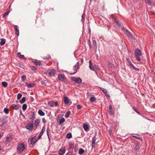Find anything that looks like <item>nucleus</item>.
<instances>
[{
	"label": "nucleus",
	"instance_id": "obj_19",
	"mask_svg": "<svg viewBox=\"0 0 155 155\" xmlns=\"http://www.w3.org/2000/svg\"><path fill=\"white\" fill-rule=\"evenodd\" d=\"M83 127L85 131H87L89 130L88 126L87 124L84 123L83 124Z\"/></svg>",
	"mask_w": 155,
	"mask_h": 155
},
{
	"label": "nucleus",
	"instance_id": "obj_25",
	"mask_svg": "<svg viewBox=\"0 0 155 155\" xmlns=\"http://www.w3.org/2000/svg\"><path fill=\"white\" fill-rule=\"evenodd\" d=\"M12 139L13 137L11 136H9V137H8L6 138V141L7 142H10Z\"/></svg>",
	"mask_w": 155,
	"mask_h": 155
},
{
	"label": "nucleus",
	"instance_id": "obj_16",
	"mask_svg": "<svg viewBox=\"0 0 155 155\" xmlns=\"http://www.w3.org/2000/svg\"><path fill=\"white\" fill-rule=\"evenodd\" d=\"M11 107L14 109L18 110L19 108V105L18 104H13Z\"/></svg>",
	"mask_w": 155,
	"mask_h": 155
},
{
	"label": "nucleus",
	"instance_id": "obj_8",
	"mask_svg": "<svg viewBox=\"0 0 155 155\" xmlns=\"http://www.w3.org/2000/svg\"><path fill=\"white\" fill-rule=\"evenodd\" d=\"M27 87H33L35 86L36 84L34 82H31V83H28L27 82H26L25 83Z\"/></svg>",
	"mask_w": 155,
	"mask_h": 155
},
{
	"label": "nucleus",
	"instance_id": "obj_5",
	"mask_svg": "<svg viewBox=\"0 0 155 155\" xmlns=\"http://www.w3.org/2000/svg\"><path fill=\"white\" fill-rule=\"evenodd\" d=\"M48 105L51 107H56L58 106V104L57 101H50L48 103Z\"/></svg>",
	"mask_w": 155,
	"mask_h": 155
},
{
	"label": "nucleus",
	"instance_id": "obj_17",
	"mask_svg": "<svg viewBox=\"0 0 155 155\" xmlns=\"http://www.w3.org/2000/svg\"><path fill=\"white\" fill-rule=\"evenodd\" d=\"M96 139L95 137H94L92 140V148L94 147L95 145Z\"/></svg>",
	"mask_w": 155,
	"mask_h": 155
},
{
	"label": "nucleus",
	"instance_id": "obj_4",
	"mask_svg": "<svg viewBox=\"0 0 155 155\" xmlns=\"http://www.w3.org/2000/svg\"><path fill=\"white\" fill-rule=\"evenodd\" d=\"M25 148L24 145L22 143H19L18 145L17 149L18 151H23Z\"/></svg>",
	"mask_w": 155,
	"mask_h": 155
},
{
	"label": "nucleus",
	"instance_id": "obj_11",
	"mask_svg": "<svg viewBox=\"0 0 155 155\" xmlns=\"http://www.w3.org/2000/svg\"><path fill=\"white\" fill-rule=\"evenodd\" d=\"M139 148V143L137 142L135 143V146L134 148V150L136 153L138 152Z\"/></svg>",
	"mask_w": 155,
	"mask_h": 155
},
{
	"label": "nucleus",
	"instance_id": "obj_31",
	"mask_svg": "<svg viewBox=\"0 0 155 155\" xmlns=\"http://www.w3.org/2000/svg\"><path fill=\"white\" fill-rule=\"evenodd\" d=\"M2 84L3 86L5 87H7L8 85V83L6 82H2Z\"/></svg>",
	"mask_w": 155,
	"mask_h": 155
},
{
	"label": "nucleus",
	"instance_id": "obj_47",
	"mask_svg": "<svg viewBox=\"0 0 155 155\" xmlns=\"http://www.w3.org/2000/svg\"><path fill=\"white\" fill-rule=\"evenodd\" d=\"M82 107V106L80 105V104H78L77 105V108L78 109H81Z\"/></svg>",
	"mask_w": 155,
	"mask_h": 155
},
{
	"label": "nucleus",
	"instance_id": "obj_46",
	"mask_svg": "<svg viewBox=\"0 0 155 155\" xmlns=\"http://www.w3.org/2000/svg\"><path fill=\"white\" fill-rule=\"evenodd\" d=\"M49 130L48 129L46 130L47 135L48 136V138L49 140H50V138L49 137Z\"/></svg>",
	"mask_w": 155,
	"mask_h": 155
},
{
	"label": "nucleus",
	"instance_id": "obj_29",
	"mask_svg": "<svg viewBox=\"0 0 155 155\" xmlns=\"http://www.w3.org/2000/svg\"><path fill=\"white\" fill-rule=\"evenodd\" d=\"M66 138L68 139H70L72 137L71 134V133H68L66 136Z\"/></svg>",
	"mask_w": 155,
	"mask_h": 155
},
{
	"label": "nucleus",
	"instance_id": "obj_61",
	"mask_svg": "<svg viewBox=\"0 0 155 155\" xmlns=\"http://www.w3.org/2000/svg\"><path fill=\"white\" fill-rule=\"evenodd\" d=\"M71 155H76L74 153H72Z\"/></svg>",
	"mask_w": 155,
	"mask_h": 155
},
{
	"label": "nucleus",
	"instance_id": "obj_44",
	"mask_svg": "<svg viewBox=\"0 0 155 155\" xmlns=\"http://www.w3.org/2000/svg\"><path fill=\"white\" fill-rule=\"evenodd\" d=\"M26 78V77L25 75H23L21 77V80L22 81H24Z\"/></svg>",
	"mask_w": 155,
	"mask_h": 155
},
{
	"label": "nucleus",
	"instance_id": "obj_49",
	"mask_svg": "<svg viewBox=\"0 0 155 155\" xmlns=\"http://www.w3.org/2000/svg\"><path fill=\"white\" fill-rule=\"evenodd\" d=\"M126 60L128 62V63H129V64H130L131 63L130 60V59L129 58H127Z\"/></svg>",
	"mask_w": 155,
	"mask_h": 155
},
{
	"label": "nucleus",
	"instance_id": "obj_59",
	"mask_svg": "<svg viewBox=\"0 0 155 155\" xmlns=\"http://www.w3.org/2000/svg\"><path fill=\"white\" fill-rule=\"evenodd\" d=\"M65 155H70V153H68Z\"/></svg>",
	"mask_w": 155,
	"mask_h": 155
},
{
	"label": "nucleus",
	"instance_id": "obj_3",
	"mask_svg": "<svg viewBox=\"0 0 155 155\" xmlns=\"http://www.w3.org/2000/svg\"><path fill=\"white\" fill-rule=\"evenodd\" d=\"M34 126V122L31 121V123H28L26 126V128L30 131H32Z\"/></svg>",
	"mask_w": 155,
	"mask_h": 155
},
{
	"label": "nucleus",
	"instance_id": "obj_22",
	"mask_svg": "<svg viewBox=\"0 0 155 155\" xmlns=\"http://www.w3.org/2000/svg\"><path fill=\"white\" fill-rule=\"evenodd\" d=\"M14 28L17 35L18 36L19 35V32L18 26L17 25H14Z\"/></svg>",
	"mask_w": 155,
	"mask_h": 155
},
{
	"label": "nucleus",
	"instance_id": "obj_55",
	"mask_svg": "<svg viewBox=\"0 0 155 155\" xmlns=\"http://www.w3.org/2000/svg\"><path fill=\"white\" fill-rule=\"evenodd\" d=\"M88 45H89L90 48H91V42L88 43Z\"/></svg>",
	"mask_w": 155,
	"mask_h": 155
},
{
	"label": "nucleus",
	"instance_id": "obj_45",
	"mask_svg": "<svg viewBox=\"0 0 155 155\" xmlns=\"http://www.w3.org/2000/svg\"><path fill=\"white\" fill-rule=\"evenodd\" d=\"M9 13V11H7L3 15V18H5L6 16L8 15V14Z\"/></svg>",
	"mask_w": 155,
	"mask_h": 155
},
{
	"label": "nucleus",
	"instance_id": "obj_32",
	"mask_svg": "<svg viewBox=\"0 0 155 155\" xmlns=\"http://www.w3.org/2000/svg\"><path fill=\"white\" fill-rule=\"evenodd\" d=\"M70 113L71 112L70 111H67L65 115V117L66 118L68 117L70 115Z\"/></svg>",
	"mask_w": 155,
	"mask_h": 155
},
{
	"label": "nucleus",
	"instance_id": "obj_39",
	"mask_svg": "<svg viewBox=\"0 0 155 155\" xmlns=\"http://www.w3.org/2000/svg\"><path fill=\"white\" fill-rule=\"evenodd\" d=\"M22 95L21 94H18L17 96V99L19 100L22 97Z\"/></svg>",
	"mask_w": 155,
	"mask_h": 155
},
{
	"label": "nucleus",
	"instance_id": "obj_27",
	"mask_svg": "<svg viewBox=\"0 0 155 155\" xmlns=\"http://www.w3.org/2000/svg\"><path fill=\"white\" fill-rule=\"evenodd\" d=\"M38 114L41 116H43L45 115V113L41 110H39L38 112Z\"/></svg>",
	"mask_w": 155,
	"mask_h": 155
},
{
	"label": "nucleus",
	"instance_id": "obj_34",
	"mask_svg": "<svg viewBox=\"0 0 155 155\" xmlns=\"http://www.w3.org/2000/svg\"><path fill=\"white\" fill-rule=\"evenodd\" d=\"M65 121V119L64 118H62L59 121V124H61L62 123Z\"/></svg>",
	"mask_w": 155,
	"mask_h": 155
},
{
	"label": "nucleus",
	"instance_id": "obj_50",
	"mask_svg": "<svg viewBox=\"0 0 155 155\" xmlns=\"http://www.w3.org/2000/svg\"><path fill=\"white\" fill-rule=\"evenodd\" d=\"M112 128H110L109 130V133L110 134H111L112 131Z\"/></svg>",
	"mask_w": 155,
	"mask_h": 155
},
{
	"label": "nucleus",
	"instance_id": "obj_64",
	"mask_svg": "<svg viewBox=\"0 0 155 155\" xmlns=\"http://www.w3.org/2000/svg\"><path fill=\"white\" fill-rule=\"evenodd\" d=\"M2 125H0V127H2Z\"/></svg>",
	"mask_w": 155,
	"mask_h": 155
},
{
	"label": "nucleus",
	"instance_id": "obj_57",
	"mask_svg": "<svg viewBox=\"0 0 155 155\" xmlns=\"http://www.w3.org/2000/svg\"><path fill=\"white\" fill-rule=\"evenodd\" d=\"M150 13L151 14H152V15L154 14V12H150Z\"/></svg>",
	"mask_w": 155,
	"mask_h": 155
},
{
	"label": "nucleus",
	"instance_id": "obj_48",
	"mask_svg": "<svg viewBox=\"0 0 155 155\" xmlns=\"http://www.w3.org/2000/svg\"><path fill=\"white\" fill-rule=\"evenodd\" d=\"M134 137L137 138V139L140 140H142V137H138L135 136H133Z\"/></svg>",
	"mask_w": 155,
	"mask_h": 155
},
{
	"label": "nucleus",
	"instance_id": "obj_1",
	"mask_svg": "<svg viewBox=\"0 0 155 155\" xmlns=\"http://www.w3.org/2000/svg\"><path fill=\"white\" fill-rule=\"evenodd\" d=\"M134 55L137 60L139 61H140L141 59L140 58V56H142V55L141 50L138 49H136L134 51Z\"/></svg>",
	"mask_w": 155,
	"mask_h": 155
},
{
	"label": "nucleus",
	"instance_id": "obj_26",
	"mask_svg": "<svg viewBox=\"0 0 155 155\" xmlns=\"http://www.w3.org/2000/svg\"><path fill=\"white\" fill-rule=\"evenodd\" d=\"M114 21L117 24L118 26H120L121 25L120 21L117 20L116 18L114 19Z\"/></svg>",
	"mask_w": 155,
	"mask_h": 155
},
{
	"label": "nucleus",
	"instance_id": "obj_15",
	"mask_svg": "<svg viewBox=\"0 0 155 155\" xmlns=\"http://www.w3.org/2000/svg\"><path fill=\"white\" fill-rule=\"evenodd\" d=\"M32 61L36 65H41L42 64L41 63L40 61L35 59H33L32 60Z\"/></svg>",
	"mask_w": 155,
	"mask_h": 155
},
{
	"label": "nucleus",
	"instance_id": "obj_56",
	"mask_svg": "<svg viewBox=\"0 0 155 155\" xmlns=\"http://www.w3.org/2000/svg\"><path fill=\"white\" fill-rule=\"evenodd\" d=\"M94 68H96V69H97V68H98V66L96 65H94Z\"/></svg>",
	"mask_w": 155,
	"mask_h": 155
},
{
	"label": "nucleus",
	"instance_id": "obj_40",
	"mask_svg": "<svg viewBox=\"0 0 155 155\" xmlns=\"http://www.w3.org/2000/svg\"><path fill=\"white\" fill-rule=\"evenodd\" d=\"M133 108L136 113L139 114H140V112L137 110V109L135 107H134Z\"/></svg>",
	"mask_w": 155,
	"mask_h": 155
},
{
	"label": "nucleus",
	"instance_id": "obj_33",
	"mask_svg": "<svg viewBox=\"0 0 155 155\" xmlns=\"http://www.w3.org/2000/svg\"><path fill=\"white\" fill-rule=\"evenodd\" d=\"M26 100V98L25 97H23L22 99L20 101V102L21 104L23 103Z\"/></svg>",
	"mask_w": 155,
	"mask_h": 155
},
{
	"label": "nucleus",
	"instance_id": "obj_62",
	"mask_svg": "<svg viewBox=\"0 0 155 155\" xmlns=\"http://www.w3.org/2000/svg\"><path fill=\"white\" fill-rule=\"evenodd\" d=\"M2 149V148H1V145H0V150H1Z\"/></svg>",
	"mask_w": 155,
	"mask_h": 155
},
{
	"label": "nucleus",
	"instance_id": "obj_2",
	"mask_svg": "<svg viewBox=\"0 0 155 155\" xmlns=\"http://www.w3.org/2000/svg\"><path fill=\"white\" fill-rule=\"evenodd\" d=\"M71 79L72 81L78 84L81 83L82 81L81 78L78 77L76 78L74 77H71Z\"/></svg>",
	"mask_w": 155,
	"mask_h": 155
},
{
	"label": "nucleus",
	"instance_id": "obj_9",
	"mask_svg": "<svg viewBox=\"0 0 155 155\" xmlns=\"http://www.w3.org/2000/svg\"><path fill=\"white\" fill-rule=\"evenodd\" d=\"M64 102L66 104H69V105H70L71 104V102L69 101L68 97L66 96L64 97Z\"/></svg>",
	"mask_w": 155,
	"mask_h": 155
},
{
	"label": "nucleus",
	"instance_id": "obj_20",
	"mask_svg": "<svg viewBox=\"0 0 155 155\" xmlns=\"http://www.w3.org/2000/svg\"><path fill=\"white\" fill-rule=\"evenodd\" d=\"M109 114L110 115H112L113 114V108L111 105L109 106Z\"/></svg>",
	"mask_w": 155,
	"mask_h": 155
},
{
	"label": "nucleus",
	"instance_id": "obj_28",
	"mask_svg": "<svg viewBox=\"0 0 155 155\" xmlns=\"http://www.w3.org/2000/svg\"><path fill=\"white\" fill-rule=\"evenodd\" d=\"M5 42V40L3 38H2L1 39V41L0 42V44L1 45H4Z\"/></svg>",
	"mask_w": 155,
	"mask_h": 155
},
{
	"label": "nucleus",
	"instance_id": "obj_35",
	"mask_svg": "<svg viewBox=\"0 0 155 155\" xmlns=\"http://www.w3.org/2000/svg\"><path fill=\"white\" fill-rule=\"evenodd\" d=\"M100 89L101 90L103 91L106 95H107V90L105 89L104 88L101 87Z\"/></svg>",
	"mask_w": 155,
	"mask_h": 155
},
{
	"label": "nucleus",
	"instance_id": "obj_36",
	"mask_svg": "<svg viewBox=\"0 0 155 155\" xmlns=\"http://www.w3.org/2000/svg\"><path fill=\"white\" fill-rule=\"evenodd\" d=\"M145 2L149 4H152L153 3L152 1L151 0H145Z\"/></svg>",
	"mask_w": 155,
	"mask_h": 155
},
{
	"label": "nucleus",
	"instance_id": "obj_14",
	"mask_svg": "<svg viewBox=\"0 0 155 155\" xmlns=\"http://www.w3.org/2000/svg\"><path fill=\"white\" fill-rule=\"evenodd\" d=\"M37 141L36 137L34 136L31 139L30 141V143L32 144H35L36 142Z\"/></svg>",
	"mask_w": 155,
	"mask_h": 155
},
{
	"label": "nucleus",
	"instance_id": "obj_41",
	"mask_svg": "<svg viewBox=\"0 0 155 155\" xmlns=\"http://www.w3.org/2000/svg\"><path fill=\"white\" fill-rule=\"evenodd\" d=\"M95 100H96V99L94 97H91L90 98V101L91 102H94V101H95Z\"/></svg>",
	"mask_w": 155,
	"mask_h": 155
},
{
	"label": "nucleus",
	"instance_id": "obj_12",
	"mask_svg": "<svg viewBox=\"0 0 155 155\" xmlns=\"http://www.w3.org/2000/svg\"><path fill=\"white\" fill-rule=\"evenodd\" d=\"M125 35L127 36L129 38H131L132 35L127 30L124 29L123 30Z\"/></svg>",
	"mask_w": 155,
	"mask_h": 155
},
{
	"label": "nucleus",
	"instance_id": "obj_37",
	"mask_svg": "<svg viewBox=\"0 0 155 155\" xmlns=\"http://www.w3.org/2000/svg\"><path fill=\"white\" fill-rule=\"evenodd\" d=\"M27 105L26 104H24L22 107V109L23 110H25L26 109Z\"/></svg>",
	"mask_w": 155,
	"mask_h": 155
},
{
	"label": "nucleus",
	"instance_id": "obj_38",
	"mask_svg": "<svg viewBox=\"0 0 155 155\" xmlns=\"http://www.w3.org/2000/svg\"><path fill=\"white\" fill-rule=\"evenodd\" d=\"M51 58V56L49 55H47L46 56H44L43 58L45 59H49Z\"/></svg>",
	"mask_w": 155,
	"mask_h": 155
},
{
	"label": "nucleus",
	"instance_id": "obj_43",
	"mask_svg": "<svg viewBox=\"0 0 155 155\" xmlns=\"http://www.w3.org/2000/svg\"><path fill=\"white\" fill-rule=\"evenodd\" d=\"M93 44L94 45V47H95V48L97 47L96 42L95 40H93Z\"/></svg>",
	"mask_w": 155,
	"mask_h": 155
},
{
	"label": "nucleus",
	"instance_id": "obj_24",
	"mask_svg": "<svg viewBox=\"0 0 155 155\" xmlns=\"http://www.w3.org/2000/svg\"><path fill=\"white\" fill-rule=\"evenodd\" d=\"M45 131V129L44 128V127H43L41 130V131L40 133L39 136L38 137V139H40L41 137V136L44 133V132Z\"/></svg>",
	"mask_w": 155,
	"mask_h": 155
},
{
	"label": "nucleus",
	"instance_id": "obj_13",
	"mask_svg": "<svg viewBox=\"0 0 155 155\" xmlns=\"http://www.w3.org/2000/svg\"><path fill=\"white\" fill-rule=\"evenodd\" d=\"M79 63L78 62H77L73 67V69L75 71L74 73H73L72 74H75L77 72V70L78 68L79 67Z\"/></svg>",
	"mask_w": 155,
	"mask_h": 155
},
{
	"label": "nucleus",
	"instance_id": "obj_6",
	"mask_svg": "<svg viewBox=\"0 0 155 155\" xmlns=\"http://www.w3.org/2000/svg\"><path fill=\"white\" fill-rule=\"evenodd\" d=\"M58 79L64 82L67 81L66 78L61 74H59L58 76Z\"/></svg>",
	"mask_w": 155,
	"mask_h": 155
},
{
	"label": "nucleus",
	"instance_id": "obj_42",
	"mask_svg": "<svg viewBox=\"0 0 155 155\" xmlns=\"http://www.w3.org/2000/svg\"><path fill=\"white\" fill-rule=\"evenodd\" d=\"M4 112L6 114H8V113H9V110H8V108H4Z\"/></svg>",
	"mask_w": 155,
	"mask_h": 155
},
{
	"label": "nucleus",
	"instance_id": "obj_54",
	"mask_svg": "<svg viewBox=\"0 0 155 155\" xmlns=\"http://www.w3.org/2000/svg\"><path fill=\"white\" fill-rule=\"evenodd\" d=\"M129 65L133 68H134L135 66L132 63L130 64Z\"/></svg>",
	"mask_w": 155,
	"mask_h": 155
},
{
	"label": "nucleus",
	"instance_id": "obj_23",
	"mask_svg": "<svg viewBox=\"0 0 155 155\" xmlns=\"http://www.w3.org/2000/svg\"><path fill=\"white\" fill-rule=\"evenodd\" d=\"M18 56L20 58L26 60V58L23 55H21L20 53L18 52L17 53Z\"/></svg>",
	"mask_w": 155,
	"mask_h": 155
},
{
	"label": "nucleus",
	"instance_id": "obj_58",
	"mask_svg": "<svg viewBox=\"0 0 155 155\" xmlns=\"http://www.w3.org/2000/svg\"><path fill=\"white\" fill-rule=\"evenodd\" d=\"M109 68H111V67H112V65H111V64H109Z\"/></svg>",
	"mask_w": 155,
	"mask_h": 155
},
{
	"label": "nucleus",
	"instance_id": "obj_21",
	"mask_svg": "<svg viewBox=\"0 0 155 155\" xmlns=\"http://www.w3.org/2000/svg\"><path fill=\"white\" fill-rule=\"evenodd\" d=\"M89 68L92 71H94V68L93 67V66L92 65V62L91 60H90L89 61Z\"/></svg>",
	"mask_w": 155,
	"mask_h": 155
},
{
	"label": "nucleus",
	"instance_id": "obj_51",
	"mask_svg": "<svg viewBox=\"0 0 155 155\" xmlns=\"http://www.w3.org/2000/svg\"><path fill=\"white\" fill-rule=\"evenodd\" d=\"M31 69L33 70H35L36 69V68L34 66H32L31 68Z\"/></svg>",
	"mask_w": 155,
	"mask_h": 155
},
{
	"label": "nucleus",
	"instance_id": "obj_7",
	"mask_svg": "<svg viewBox=\"0 0 155 155\" xmlns=\"http://www.w3.org/2000/svg\"><path fill=\"white\" fill-rule=\"evenodd\" d=\"M65 152V150L64 147H61L58 151L59 155H63Z\"/></svg>",
	"mask_w": 155,
	"mask_h": 155
},
{
	"label": "nucleus",
	"instance_id": "obj_10",
	"mask_svg": "<svg viewBox=\"0 0 155 155\" xmlns=\"http://www.w3.org/2000/svg\"><path fill=\"white\" fill-rule=\"evenodd\" d=\"M48 71L50 76H54L55 74V71L54 69H52L51 70Z\"/></svg>",
	"mask_w": 155,
	"mask_h": 155
},
{
	"label": "nucleus",
	"instance_id": "obj_60",
	"mask_svg": "<svg viewBox=\"0 0 155 155\" xmlns=\"http://www.w3.org/2000/svg\"><path fill=\"white\" fill-rule=\"evenodd\" d=\"M84 15H82V19L84 18Z\"/></svg>",
	"mask_w": 155,
	"mask_h": 155
},
{
	"label": "nucleus",
	"instance_id": "obj_18",
	"mask_svg": "<svg viewBox=\"0 0 155 155\" xmlns=\"http://www.w3.org/2000/svg\"><path fill=\"white\" fill-rule=\"evenodd\" d=\"M40 122V120L38 119H37L35 120L34 124V126L36 128H37V127L39 124Z\"/></svg>",
	"mask_w": 155,
	"mask_h": 155
},
{
	"label": "nucleus",
	"instance_id": "obj_53",
	"mask_svg": "<svg viewBox=\"0 0 155 155\" xmlns=\"http://www.w3.org/2000/svg\"><path fill=\"white\" fill-rule=\"evenodd\" d=\"M42 121L43 123H45L46 122L45 120V118H43L42 119Z\"/></svg>",
	"mask_w": 155,
	"mask_h": 155
},
{
	"label": "nucleus",
	"instance_id": "obj_63",
	"mask_svg": "<svg viewBox=\"0 0 155 155\" xmlns=\"http://www.w3.org/2000/svg\"><path fill=\"white\" fill-rule=\"evenodd\" d=\"M88 43L90 42V40H88Z\"/></svg>",
	"mask_w": 155,
	"mask_h": 155
},
{
	"label": "nucleus",
	"instance_id": "obj_30",
	"mask_svg": "<svg viewBox=\"0 0 155 155\" xmlns=\"http://www.w3.org/2000/svg\"><path fill=\"white\" fill-rule=\"evenodd\" d=\"M84 150L82 148H80L79 150L78 153L80 155H81L82 154H83L84 153Z\"/></svg>",
	"mask_w": 155,
	"mask_h": 155
},
{
	"label": "nucleus",
	"instance_id": "obj_52",
	"mask_svg": "<svg viewBox=\"0 0 155 155\" xmlns=\"http://www.w3.org/2000/svg\"><path fill=\"white\" fill-rule=\"evenodd\" d=\"M135 70H136L137 71H139V69L138 68H137V67H135V66L134 67V68H133Z\"/></svg>",
	"mask_w": 155,
	"mask_h": 155
}]
</instances>
